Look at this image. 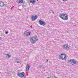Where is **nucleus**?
Listing matches in <instances>:
<instances>
[{"mask_svg": "<svg viewBox=\"0 0 78 78\" xmlns=\"http://www.w3.org/2000/svg\"><path fill=\"white\" fill-rule=\"evenodd\" d=\"M16 62L18 64H19V63H20V62H21L20 61H18L17 62Z\"/></svg>", "mask_w": 78, "mask_h": 78, "instance_id": "nucleus-18", "label": "nucleus"}, {"mask_svg": "<svg viewBox=\"0 0 78 78\" xmlns=\"http://www.w3.org/2000/svg\"><path fill=\"white\" fill-rule=\"evenodd\" d=\"M37 18V16L36 15H35V16L32 15L31 17V19L33 21V20H35Z\"/></svg>", "mask_w": 78, "mask_h": 78, "instance_id": "nucleus-8", "label": "nucleus"}, {"mask_svg": "<svg viewBox=\"0 0 78 78\" xmlns=\"http://www.w3.org/2000/svg\"><path fill=\"white\" fill-rule=\"evenodd\" d=\"M17 75L20 77L22 78H26V75L24 73L22 72L21 73H18Z\"/></svg>", "mask_w": 78, "mask_h": 78, "instance_id": "nucleus-3", "label": "nucleus"}, {"mask_svg": "<svg viewBox=\"0 0 78 78\" xmlns=\"http://www.w3.org/2000/svg\"><path fill=\"white\" fill-rule=\"evenodd\" d=\"M64 50H69V45L67 44H64L62 46Z\"/></svg>", "mask_w": 78, "mask_h": 78, "instance_id": "nucleus-5", "label": "nucleus"}, {"mask_svg": "<svg viewBox=\"0 0 78 78\" xmlns=\"http://www.w3.org/2000/svg\"><path fill=\"white\" fill-rule=\"evenodd\" d=\"M37 1H38V0H37Z\"/></svg>", "mask_w": 78, "mask_h": 78, "instance_id": "nucleus-24", "label": "nucleus"}, {"mask_svg": "<svg viewBox=\"0 0 78 78\" xmlns=\"http://www.w3.org/2000/svg\"><path fill=\"white\" fill-rule=\"evenodd\" d=\"M63 55V54H61L60 55H59V57L58 58V59H61V58H62V56Z\"/></svg>", "mask_w": 78, "mask_h": 78, "instance_id": "nucleus-13", "label": "nucleus"}, {"mask_svg": "<svg viewBox=\"0 0 78 78\" xmlns=\"http://www.w3.org/2000/svg\"><path fill=\"white\" fill-rule=\"evenodd\" d=\"M10 57H11V55H9V54H6V57L7 58L9 59Z\"/></svg>", "mask_w": 78, "mask_h": 78, "instance_id": "nucleus-14", "label": "nucleus"}, {"mask_svg": "<svg viewBox=\"0 0 78 78\" xmlns=\"http://www.w3.org/2000/svg\"><path fill=\"white\" fill-rule=\"evenodd\" d=\"M39 68L41 69H45V68H44V66H43L42 65H40L39 66Z\"/></svg>", "mask_w": 78, "mask_h": 78, "instance_id": "nucleus-16", "label": "nucleus"}, {"mask_svg": "<svg viewBox=\"0 0 78 78\" xmlns=\"http://www.w3.org/2000/svg\"><path fill=\"white\" fill-rule=\"evenodd\" d=\"M30 69V65L27 64L26 66V71H28Z\"/></svg>", "mask_w": 78, "mask_h": 78, "instance_id": "nucleus-10", "label": "nucleus"}, {"mask_svg": "<svg viewBox=\"0 0 78 78\" xmlns=\"http://www.w3.org/2000/svg\"><path fill=\"white\" fill-rule=\"evenodd\" d=\"M8 33V31H6L5 32V34H7Z\"/></svg>", "mask_w": 78, "mask_h": 78, "instance_id": "nucleus-19", "label": "nucleus"}, {"mask_svg": "<svg viewBox=\"0 0 78 78\" xmlns=\"http://www.w3.org/2000/svg\"><path fill=\"white\" fill-rule=\"evenodd\" d=\"M4 5V3L2 2H0V6L1 7H3Z\"/></svg>", "mask_w": 78, "mask_h": 78, "instance_id": "nucleus-12", "label": "nucleus"}, {"mask_svg": "<svg viewBox=\"0 0 78 78\" xmlns=\"http://www.w3.org/2000/svg\"><path fill=\"white\" fill-rule=\"evenodd\" d=\"M48 59L47 60L46 62H48Z\"/></svg>", "mask_w": 78, "mask_h": 78, "instance_id": "nucleus-22", "label": "nucleus"}, {"mask_svg": "<svg viewBox=\"0 0 78 78\" xmlns=\"http://www.w3.org/2000/svg\"><path fill=\"white\" fill-rule=\"evenodd\" d=\"M30 2L31 3H32L33 5L34 3H36V2H35V0H30Z\"/></svg>", "mask_w": 78, "mask_h": 78, "instance_id": "nucleus-11", "label": "nucleus"}, {"mask_svg": "<svg viewBox=\"0 0 78 78\" xmlns=\"http://www.w3.org/2000/svg\"><path fill=\"white\" fill-rule=\"evenodd\" d=\"M23 5H22L23 7H26L27 6V4L25 3V2H23Z\"/></svg>", "mask_w": 78, "mask_h": 78, "instance_id": "nucleus-15", "label": "nucleus"}, {"mask_svg": "<svg viewBox=\"0 0 78 78\" xmlns=\"http://www.w3.org/2000/svg\"><path fill=\"white\" fill-rule=\"evenodd\" d=\"M62 58H61V59H62V60H64V59L66 60V55L64 54H63V56Z\"/></svg>", "mask_w": 78, "mask_h": 78, "instance_id": "nucleus-9", "label": "nucleus"}, {"mask_svg": "<svg viewBox=\"0 0 78 78\" xmlns=\"http://www.w3.org/2000/svg\"><path fill=\"white\" fill-rule=\"evenodd\" d=\"M24 34L26 36H29L31 34V32L30 31H28V32L26 31L24 33Z\"/></svg>", "mask_w": 78, "mask_h": 78, "instance_id": "nucleus-7", "label": "nucleus"}, {"mask_svg": "<svg viewBox=\"0 0 78 78\" xmlns=\"http://www.w3.org/2000/svg\"><path fill=\"white\" fill-rule=\"evenodd\" d=\"M68 62L71 64L72 65H74V64H78V62L76 61V60L73 59H70L68 61Z\"/></svg>", "mask_w": 78, "mask_h": 78, "instance_id": "nucleus-4", "label": "nucleus"}, {"mask_svg": "<svg viewBox=\"0 0 78 78\" xmlns=\"http://www.w3.org/2000/svg\"><path fill=\"white\" fill-rule=\"evenodd\" d=\"M15 60H18V59L17 58H15Z\"/></svg>", "mask_w": 78, "mask_h": 78, "instance_id": "nucleus-21", "label": "nucleus"}, {"mask_svg": "<svg viewBox=\"0 0 78 78\" xmlns=\"http://www.w3.org/2000/svg\"><path fill=\"white\" fill-rule=\"evenodd\" d=\"M2 40V37H0V41H1Z\"/></svg>", "mask_w": 78, "mask_h": 78, "instance_id": "nucleus-23", "label": "nucleus"}, {"mask_svg": "<svg viewBox=\"0 0 78 78\" xmlns=\"http://www.w3.org/2000/svg\"><path fill=\"white\" fill-rule=\"evenodd\" d=\"M39 23L41 25H43L44 26L46 25V23L44 21H42L41 20H40L39 21Z\"/></svg>", "mask_w": 78, "mask_h": 78, "instance_id": "nucleus-6", "label": "nucleus"}, {"mask_svg": "<svg viewBox=\"0 0 78 78\" xmlns=\"http://www.w3.org/2000/svg\"><path fill=\"white\" fill-rule=\"evenodd\" d=\"M23 0H19V3H22V2H23Z\"/></svg>", "mask_w": 78, "mask_h": 78, "instance_id": "nucleus-17", "label": "nucleus"}, {"mask_svg": "<svg viewBox=\"0 0 78 78\" xmlns=\"http://www.w3.org/2000/svg\"><path fill=\"white\" fill-rule=\"evenodd\" d=\"M50 13H51V12H50Z\"/></svg>", "mask_w": 78, "mask_h": 78, "instance_id": "nucleus-25", "label": "nucleus"}, {"mask_svg": "<svg viewBox=\"0 0 78 78\" xmlns=\"http://www.w3.org/2000/svg\"><path fill=\"white\" fill-rule=\"evenodd\" d=\"M59 17L63 20H68L69 15L66 13H63L60 14Z\"/></svg>", "mask_w": 78, "mask_h": 78, "instance_id": "nucleus-1", "label": "nucleus"}, {"mask_svg": "<svg viewBox=\"0 0 78 78\" xmlns=\"http://www.w3.org/2000/svg\"><path fill=\"white\" fill-rule=\"evenodd\" d=\"M30 40L31 43L34 44L37 41H38V39L36 36H34L30 38Z\"/></svg>", "mask_w": 78, "mask_h": 78, "instance_id": "nucleus-2", "label": "nucleus"}, {"mask_svg": "<svg viewBox=\"0 0 78 78\" xmlns=\"http://www.w3.org/2000/svg\"><path fill=\"white\" fill-rule=\"evenodd\" d=\"M62 0L63 2H67V0Z\"/></svg>", "mask_w": 78, "mask_h": 78, "instance_id": "nucleus-20", "label": "nucleus"}]
</instances>
